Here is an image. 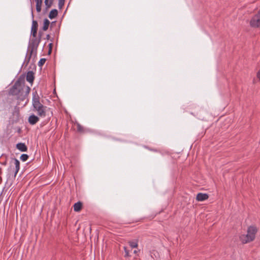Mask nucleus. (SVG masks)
I'll use <instances>...</instances> for the list:
<instances>
[{
  "label": "nucleus",
  "instance_id": "22",
  "mask_svg": "<svg viewBox=\"0 0 260 260\" xmlns=\"http://www.w3.org/2000/svg\"><path fill=\"white\" fill-rule=\"evenodd\" d=\"M64 4V0H59L58 3V7L59 9H61Z\"/></svg>",
  "mask_w": 260,
  "mask_h": 260
},
{
  "label": "nucleus",
  "instance_id": "6",
  "mask_svg": "<svg viewBox=\"0 0 260 260\" xmlns=\"http://www.w3.org/2000/svg\"><path fill=\"white\" fill-rule=\"evenodd\" d=\"M32 95H33V97H32L33 107L42 105V104L40 102V97L38 95L37 91L34 92L32 93Z\"/></svg>",
  "mask_w": 260,
  "mask_h": 260
},
{
  "label": "nucleus",
  "instance_id": "20",
  "mask_svg": "<svg viewBox=\"0 0 260 260\" xmlns=\"http://www.w3.org/2000/svg\"><path fill=\"white\" fill-rule=\"evenodd\" d=\"M28 155H27L26 154H23L20 156V159L23 161H26L27 159H28Z\"/></svg>",
  "mask_w": 260,
  "mask_h": 260
},
{
  "label": "nucleus",
  "instance_id": "16",
  "mask_svg": "<svg viewBox=\"0 0 260 260\" xmlns=\"http://www.w3.org/2000/svg\"><path fill=\"white\" fill-rule=\"evenodd\" d=\"M50 24V21L47 19H45L43 23V30L46 31L48 29Z\"/></svg>",
  "mask_w": 260,
  "mask_h": 260
},
{
  "label": "nucleus",
  "instance_id": "24",
  "mask_svg": "<svg viewBox=\"0 0 260 260\" xmlns=\"http://www.w3.org/2000/svg\"><path fill=\"white\" fill-rule=\"evenodd\" d=\"M45 61L46 59L45 58H41L39 62V66L40 67L43 66L45 63Z\"/></svg>",
  "mask_w": 260,
  "mask_h": 260
},
{
  "label": "nucleus",
  "instance_id": "17",
  "mask_svg": "<svg viewBox=\"0 0 260 260\" xmlns=\"http://www.w3.org/2000/svg\"><path fill=\"white\" fill-rule=\"evenodd\" d=\"M128 244L131 248H137L138 246V240L131 241L128 242Z\"/></svg>",
  "mask_w": 260,
  "mask_h": 260
},
{
  "label": "nucleus",
  "instance_id": "13",
  "mask_svg": "<svg viewBox=\"0 0 260 260\" xmlns=\"http://www.w3.org/2000/svg\"><path fill=\"white\" fill-rule=\"evenodd\" d=\"M74 210L76 212H79L82 207V204L80 202L75 203L74 206Z\"/></svg>",
  "mask_w": 260,
  "mask_h": 260
},
{
  "label": "nucleus",
  "instance_id": "26",
  "mask_svg": "<svg viewBox=\"0 0 260 260\" xmlns=\"http://www.w3.org/2000/svg\"><path fill=\"white\" fill-rule=\"evenodd\" d=\"M31 17H32V19H34V13H33L32 9H31Z\"/></svg>",
  "mask_w": 260,
  "mask_h": 260
},
{
  "label": "nucleus",
  "instance_id": "21",
  "mask_svg": "<svg viewBox=\"0 0 260 260\" xmlns=\"http://www.w3.org/2000/svg\"><path fill=\"white\" fill-rule=\"evenodd\" d=\"M44 107H45V106H44L42 104V105H41L37 106H36V107H34V111H37H37H39L40 109L43 108Z\"/></svg>",
  "mask_w": 260,
  "mask_h": 260
},
{
  "label": "nucleus",
  "instance_id": "4",
  "mask_svg": "<svg viewBox=\"0 0 260 260\" xmlns=\"http://www.w3.org/2000/svg\"><path fill=\"white\" fill-rule=\"evenodd\" d=\"M250 26L252 27H258L260 25V14L259 11L254 15L250 20Z\"/></svg>",
  "mask_w": 260,
  "mask_h": 260
},
{
  "label": "nucleus",
  "instance_id": "3",
  "mask_svg": "<svg viewBox=\"0 0 260 260\" xmlns=\"http://www.w3.org/2000/svg\"><path fill=\"white\" fill-rule=\"evenodd\" d=\"M256 230L254 226H250L248 228L247 234L242 235L240 237V241L242 243H247L253 241L255 238Z\"/></svg>",
  "mask_w": 260,
  "mask_h": 260
},
{
  "label": "nucleus",
  "instance_id": "18",
  "mask_svg": "<svg viewBox=\"0 0 260 260\" xmlns=\"http://www.w3.org/2000/svg\"><path fill=\"white\" fill-rule=\"evenodd\" d=\"M53 0H45V4L47 8H49L52 5Z\"/></svg>",
  "mask_w": 260,
  "mask_h": 260
},
{
  "label": "nucleus",
  "instance_id": "19",
  "mask_svg": "<svg viewBox=\"0 0 260 260\" xmlns=\"http://www.w3.org/2000/svg\"><path fill=\"white\" fill-rule=\"evenodd\" d=\"M76 126H77V130L78 132H80V133L84 132V128L82 125H81L79 123H76Z\"/></svg>",
  "mask_w": 260,
  "mask_h": 260
},
{
  "label": "nucleus",
  "instance_id": "1",
  "mask_svg": "<svg viewBox=\"0 0 260 260\" xmlns=\"http://www.w3.org/2000/svg\"><path fill=\"white\" fill-rule=\"evenodd\" d=\"M38 26L37 21L33 19L31 28V34L33 38L31 39V44L28 48L27 53L24 61V64L25 63L26 65L29 62L30 58L32 56L35 57L37 54V48L41 41V36L38 39L36 38Z\"/></svg>",
  "mask_w": 260,
  "mask_h": 260
},
{
  "label": "nucleus",
  "instance_id": "2",
  "mask_svg": "<svg viewBox=\"0 0 260 260\" xmlns=\"http://www.w3.org/2000/svg\"><path fill=\"white\" fill-rule=\"evenodd\" d=\"M30 88L28 86L22 88L21 84L19 82H16L11 89L10 93L13 95H16L17 98L20 101H24L28 96Z\"/></svg>",
  "mask_w": 260,
  "mask_h": 260
},
{
  "label": "nucleus",
  "instance_id": "27",
  "mask_svg": "<svg viewBox=\"0 0 260 260\" xmlns=\"http://www.w3.org/2000/svg\"><path fill=\"white\" fill-rule=\"evenodd\" d=\"M138 251L137 250H135L134 251V253H135V254H137V253H138Z\"/></svg>",
  "mask_w": 260,
  "mask_h": 260
},
{
  "label": "nucleus",
  "instance_id": "25",
  "mask_svg": "<svg viewBox=\"0 0 260 260\" xmlns=\"http://www.w3.org/2000/svg\"><path fill=\"white\" fill-rule=\"evenodd\" d=\"M257 78H260V71H258L257 73Z\"/></svg>",
  "mask_w": 260,
  "mask_h": 260
},
{
  "label": "nucleus",
  "instance_id": "8",
  "mask_svg": "<svg viewBox=\"0 0 260 260\" xmlns=\"http://www.w3.org/2000/svg\"><path fill=\"white\" fill-rule=\"evenodd\" d=\"M209 196L206 193H199L197 195L196 199L198 201H203L208 199Z\"/></svg>",
  "mask_w": 260,
  "mask_h": 260
},
{
  "label": "nucleus",
  "instance_id": "9",
  "mask_svg": "<svg viewBox=\"0 0 260 260\" xmlns=\"http://www.w3.org/2000/svg\"><path fill=\"white\" fill-rule=\"evenodd\" d=\"M26 79L30 83H32L34 80V73L32 71H29L26 74Z\"/></svg>",
  "mask_w": 260,
  "mask_h": 260
},
{
  "label": "nucleus",
  "instance_id": "11",
  "mask_svg": "<svg viewBox=\"0 0 260 260\" xmlns=\"http://www.w3.org/2000/svg\"><path fill=\"white\" fill-rule=\"evenodd\" d=\"M16 148L22 152H26L27 148L25 144L23 143H19L16 145Z\"/></svg>",
  "mask_w": 260,
  "mask_h": 260
},
{
  "label": "nucleus",
  "instance_id": "23",
  "mask_svg": "<svg viewBox=\"0 0 260 260\" xmlns=\"http://www.w3.org/2000/svg\"><path fill=\"white\" fill-rule=\"evenodd\" d=\"M124 250L125 252V257H129L131 256V255L129 254V251L127 250L126 247H124Z\"/></svg>",
  "mask_w": 260,
  "mask_h": 260
},
{
  "label": "nucleus",
  "instance_id": "7",
  "mask_svg": "<svg viewBox=\"0 0 260 260\" xmlns=\"http://www.w3.org/2000/svg\"><path fill=\"white\" fill-rule=\"evenodd\" d=\"M39 117L34 114L31 115L28 119V121L31 125H34L36 124L39 121Z\"/></svg>",
  "mask_w": 260,
  "mask_h": 260
},
{
  "label": "nucleus",
  "instance_id": "10",
  "mask_svg": "<svg viewBox=\"0 0 260 260\" xmlns=\"http://www.w3.org/2000/svg\"><path fill=\"white\" fill-rule=\"evenodd\" d=\"M47 112V108L46 107H44L43 108L40 109L37 111L38 115L41 117H45L46 116V113Z\"/></svg>",
  "mask_w": 260,
  "mask_h": 260
},
{
  "label": "nucleus",
  "instance_id": "5",
  "mask_svg": "<svg viewBox=\"0 0 260 260\" xmlns=\"http://www.w3.org/2000/svg\"><path fill=\"white\" fill-rule=\"evenodd\" d=\"M32 95H33V97H32L33 107L42 105V104L40 102V97L38 95L37 91L34 92L32 93Z\"/></svg>",
  "mask_w": 260,
  "mask_h": 260
},
{
  "label": "nucleus",
  "instance_id": "14",
  "mask_svg": "<svg viewBox=\"0 0 260 260\" xmlns=\"http://www.w3.org/2000/svg\"><path fill=\"white\" fill-rule=\"evenodd\" d=\"M58 14V12L56 9H53L52 10L49 14V17L50 19H53L55 18Z\"/></svg>",
  "mask_w": 260,
  "mask_h": 260
},
{
  "label": "nucleus",
  "instance_id": "12",
  "mask_svg": "<svg viewBox=\"0 0 260 260\" xmlns=\"http://www.w3.org/2000/svg\"><path fill=\"white\" fill-rule=\"evenodd\" d=\"M13 160H14V164L15 165V172H14V176L15 177L16 176V175L17 174V173L19 172V169H20V162L16 158H14L13 159Z\"/></svg>",
  "mask_w": 260,
  "mask_h": 260
},
{
  "label": "nucleus",
  "instance_id": "15",
  "mask_svg": "<svg viewBox=\"0 0 260 260\" xmlns=\"http://www.w3.org/2000/svg\"><path fill=\"white\" fill-rule=\"evenodd\" d=\"M36 3V10L38 12L41 11V7L42 5V0H35Z\"/></svg>",
  "mask_w": 260,
  "mask_h": 260
},
{
  "label": "nucleus",
  "instance_id": "28",
  "mask_svg": "<svg viewBox=\"0 0 260 260\" xmlns=\"http://www.w3.org/2000/svg\"><path fill=\"white\" fill-rule=\"evenodd\" d=\"M49 37H50V36L49 35H48L47 36V38L48 39L49 38Z\"/></svg>",
  "mask_w": 260,
  "mask_h": 260
}]
</instances>
